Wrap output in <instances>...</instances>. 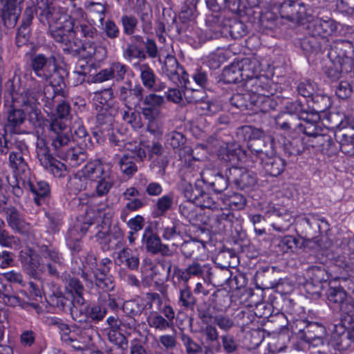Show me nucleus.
<instances>
[{"label":"nucleus","mask_w":354,"mask_h":354,"mask_svg":"<svg viewBox=\"0 0 354 354\" xmlns=\"http://www.w3.org/2000/svg\"><path fill=\"white\" fill-rule=\"evenodd\" d=\"M52 37L62 44L68 54L75 55L83 50L88 58L97 62L107 57V49L100 39L97 28L86 21L77 24L68 32L53 34Z\"/></svg>","instance_id":"nucleus-1"},{"label":"nucleus","mask_w":354,"mask_h":354,"mask_svg":"<svg viewBox=\"0 0 354 354\" xmlns=\"http://www.w3.org/2000/svg\"><path fill=\"white\" fill-rule=\"evenodd\" d=\"M39 12V20L48 26L50 36L63 32L73 30L74 26L86 21V14L84 10L73 3L68 15L64 12L62 8L52 0H40L37 4Z\"/></svg>","instance_id":"nucleus-2"},{"label":"nucleus","mask_w":354,"mask_h":354,"mask_svg":"<svg viewBox=\"0 0 354 354\" xmlns=\"http://www.w3.org/2000/svg\"><path fill=\"white\" fill-rule=\"evenodd\" d=\"M322 111L323 110L299 113L283 112L275 118L276 124L281 129L298 131L309 138H313V140L308 141V143H313L317 147L322 145L321 141L324 138L322 133V129L318 124L320 118L317 112Z\"/></svg>","instance_id":"nucleus-3"},{"label":"nucleus","mask_w":354,"mask_h":354,"mask_svg":"<svg viewBox=\"0 0 354 354\" xmlns=\"http://www.w3.org/2000/svg\"><path fill=\"white\" fill-rule=\"evenodd\" d=\"M52 146L57 156L73 167H77L86 159L83 149L74 145L72 136L68 134L66 125L60 120H55L50 126Z\"/></svg>","instance_id":"nucleus-4"},{"label":"nucleus","mask_w":354,"mask_h":354,"mask_svg":"<svg viewBox=\"0 0 354 354\" xmlns=\"http://www.w3.org/2000/svg\"><path fill=\"white\" fill-rule=\"evenodd\" d=\"M64 264L62 254L56 249L42 245L39 254H32L30 257L29 274L35 277L37 272H45L53 277H59V269Z\"/></svg>","instance_id":"nucleus-5"},{"label":"nucleus","mask_w":354,"mask_h":354,"mask_svg":"<svg viewBox=\"0 0 354 354\" xmlns=\"http://www.w3.org/2000/svg\"><path fill=\"white\" fill-rule=\"evenodd\" d=\"M30 66L37 77L50 83L55 95H64V80L57 71L55 59L35 54L30 57Z\"/></svg>","instance_id":"nucleus-6"},{"label":"nucleus","mask_w":354,"mask_h":354,"mask_svg":"<svg viewBox=\"0 0 354 354\" xmlns=\"http://www.w3.org/2000/svg\"><path fill=\"white\" fill-rule=\"evenodd\" d=\"M184 151L188 154V160L191 158L194 160V162L191 163L187 168H190L192 173H188L192 178H199L201 183L207 185V186L213 189L216 193H221L225 191L228 186V181L230 180L228 177L225 178L220 172L211 169H201V168L196 164V160L199 158H195L194 151L189 147H185Z\"/></svg>","instance_id":"nucleus-7"},{"label":"nucleus","mask_w":354,"mask_h":354,"mask_svg":"<svg viewBox=\"0 0 354 354\" xmlns=\"http://www.w3.org/2000/svg\"><path fill=\"white\" fill-rule=\"evenodd\" d=\"M188 173H192L190 168H187L185 173V180H187L189 183L185 185L183 193L185 197L192 201L196 206H198L202 209H208L212 211H218L220 204L218 201L210 195L203 191L201 183L199 178L194 180L195 188L192 185V178L189 176Z\"/></svg>","instance_id":"nucleus-8"},{"label":"nucleus","mask_w":354,"mask_h":354,"mask_svg":"<svg viewBox=\"0 0 354 354\" xmlns=\"http://www.w3.org/2000/svg\"><path fill=\"white\" fill-rule=\"evenodd\" d=\"M212 267L209 264H201L198 261H193L185 268H180L174 266L173 272V284L183 281L188 283L189 279L193 277L203 278L205 282L209 283L212 279Z\"/></svg>","instance_id":"nucleus-9"},{"label":"nucleus","mask_w":354,"mask_h":354,"mask_svg":"<svg viewBox=\"0 0 354 354\" xmlns=\"http://www.w3.org/2000/svg\"><path fill=\"white\" fill-rule=\"evenodd\" d=\"M71 315L73 319L78 324H84L86 326L92 322H98L104 319L106 314V310L98 305L88 306L85 304L77 305L75 307H71Z\"/></svg>","instance_id":"nucleus-10"},{"label":"nucleus","mask_w":354,"mask_h":354,"mask_svg":"<svg viewBox=\"0 0 354 354\" xmlns=\"http://www.w3.org/2000/svg\"><path fill=\"white\" fill-rule=\"evenodd\" d=\"M353 51V46L351 41L338 39L331 44L328 56L335 64H339L341 66L345 64L351 65Z\"/></svg>","instance_id":"nucleus-11"},{"label":"nucleus","mask_w":354,"mask_h":354,"mask_svg":"<svg viewBox=\"0 0 354 354\" xmlns=\"http://www.w3.org/2000/svg\"><path fill=\"white\" fill-rule=\"evenodd\" d=\"M251 151L260 159L261 164L267 174L271 176H277L283 171L284 160L279 156H273L272 150L270 153L263 149H251Z\"/></svg>","instance_id":"nucleus-12"},{"label":"nucleus","mask_w":354,"mask_h":354,"mask_svg":"<svg viewBox=\"0 0 354 354\" xmlns=\"http://www.w3.org/2000/svg\"><path fill=\"white\" fill-rule=\"evenodd\" d=\"M277 10L281 18L292 23H301L306 19L305 6L295 0H285L279 3Z\"/></svg>","instance_id":"nucleus-13"},{"label":"nucleus","mask_w":354,"mask_h":354,"mask_svg":"<svg viewBox=\"0 0 354 354\" xmlns=\"http://www.w3.org/2000/svg\"><path fill=\"white\" fill-rule=\"evenodd\" d=\"M74 333L75 335L69 341L68 345L75 350L89 348L93 345V338L97 334L95 329L90 325L86 326L80 324L74 325Z\"/></svg>","instance_id":"nucleus-14"},{"label":"nucleus","mask_w":354,"mask_h":354,"mask_svg":"<svg viewBox=\"0 0 354 354\" xmlns=\"http://www.w3.org/2000/svg\"><path fill=\"white\" fill-rule=\"evenodd\" d=\"M196 17V9L194 7L187 8L182 10L180 13V18L183 19H188L189 23L187 24H183L180 28V32L187 38L196 40L198 39L199 41H203L206 39H213L218 37V34L214 33L213 35L209 37L203 36L201 30L198 28L194 21V19Z\"/></svg>","instance_id":"nucleus-15"},{"label":"nucleus","mask_w":354,"mask_h":354,"mask_svg":"<svg viewBox=\"0 0 354 354\" xmlns=\"http://www.w3.org/2000/svg\"><path fill=\"white\" fill-rule=\"evenodd\" d=\"M144 89L140 84L132 86L131 82H126L118 88L117 95L124 107H136L143 98Z\"/></svg>","instance_id":"nucleus-16"},{"label":"nucleus","mask_w":354,"mask_h":354,"mask_svg":"<svg viewBox=\"0 0 354 354\" xmlns=\"http://www.w3.org/2000/svg\"><path fill=\"white\" fill-rule=\"evenodd\" d=\"M183 82L185 87V90L183 93L185 101L187 103L201 104V109L209 114H213L218 111V107L215 104L205 101L207 96L205 91L203 88L195 89L189 87L187 85L189 83L188 79L186 82Z\"/></svg>","instance_id":"nucleus-17"},{"label":"nucleus","mask_w":354,"mask_h":354,"mask_svg":"<svg viewBox=\"0 0 354 354\" xmlns=\"http://www.w3.org/2000/svg\"><path fill=\"white\" fill-rule=\"evenodd\" d=\"M162 64V72L173 82L177 84L178 82L187 80L188 74L179 66L176 58L172 55H167L164 62L160 59Z\"/></svg>","instance_id":"nucleus-18"},{"label":"nucleus","mask_w":354,"mask_h":354,"mask_svg":"<svg viewBox=\"0 0 354 354\" xmlns=\"http://www.w3.org/2000/svg\"><path fill=\"white\" fill-rule=\"evenodd\" d=\"M28 150L26 145L19 143L9 155L10 165L17 174L26 175L29 171L27 162Z\"/></svg>","instance_id":"nucleus-19"},{"label":"nucleus","mask_w":354,"mask_h":354,"mask_svg":"<svg viewBox=\"0 0 354 354\" xmlns=\"http://www.w3.org/2000/svg\"><path fill=\"white\" fill-rule=\"evenodd\" d=\"M140 111L144 118L160 116L161 107L165 103L163 96L156 93H149L142 100Z\"/></svg>","instance_id":"nucleus-20"},{"label":"nucleus","mask_w":354,"mask_h":354,"mask_svg":"<svg viewBox=\"0 0 354 354\" xmlns=\"http://www.w3.org/2000/svg\"><path fill=\"white\" fill-rule=\"evenodd\" d=\"M142 242L145 245L147 250L151 254L160 253L162 255H169L171 254L168 245L163 244L160 238L153 233L150 227L145 230Z\"/></svg>","instance_id":"nucleus-21"},{"label":"nucleus","mask_w":354,"mask_h":354,"mask_svg":"<svg viewBox=\"0 0 354 354\" xmlns=\"http://www.w3.org/2000/svg\"><path fill=\"white\" fill-rule=\"evenodd\" d=\"M126 147L137 157L139 161H143L147 157L151 159L154 155H160L162 151V147L159 142H153L151 146H149L145 142H134V144L127 145Z\"/></svg>","instance_id":"nucleus-22"},{"label":"nucleus","mask_w":354,"mask_h":354,"mask_svg":"<svg viewBox=\"0 0 354 354\" xmlns=\"http://www.w3.org/2000/svg\"><path fill=\"white\" fill-rule=\"evenodd\" d=\"M228 178L241 189L252 187L256 183L254 176L242 167H231L229 169Z\"/></svg>","instance_id":"nucleus-23"},{"label":"nucleus","mask_w":354,"mask_h":354,"mask_svg":"<svg viewBox=\"0 0 354 354\" xmlns=\"http://www.w3.org/2000/svg\"><path fill=\"white\" fill-rule=\"evenodd\" d=\"M114 261L116 265L124 266L131 270H137L140 265L138 254L128 247L115 252Z\"/></svg>","instance_id":"nucleus-24"},{"label":"nucleus","mask_w":354,"mask_h":354,"mask_svg":"<svg viewBox=\"0 0 354 354\" xmlns=\"http://www.w3.org/2000/svg\"><path fill=\"white\" fill-rule=\"evenodd\" d=\"M111 171L110 165L103 163L100 160H94L86 163L80 171L86 178H88L93 182Z\"/></svg>","instance_id":"nucleus-25"},{"label":"nucleus","mask_w":354,"mask_h":354,"mask_svg":"<svg viewBox=\"0 0 354 354\" xmlns=\"http://www.w3.org/2000/svg\"><path fill=\"white\" fill-rule=\"evenodd\" d=\"M238 62L244 81L257 77L262 70L260 58L255 55L245 57Z\"/></svg>","instance_id":"nucleus-26"},{"label":"nucleus","mask_w":354,"mask_h":354,"mask_svg":"<svg viewBox=\"0 0 354 354\" xmlns=\"http://www.w3.org/2000/svg\"><path fill=\"white\" fill-rule=\"evenodd\" d=\"M310 32L313 37H325L335 30L333 21L331 19H316L308 26Z\"/></svg>","instance_id":"nucleus-27"},{"label":"nucleus","mask_w":354,"mask_h":354,"mask_svg":"<svg viewBox=\"0 0 354 354\" xmlns=\"http://www.w3.org/2000/svg\"><path fill=\"white\" fill-rule=\"evenodd\" d=\"M66 288L73 296V299L71 300V307H75L77 305L83 304V303L85 301L84 297H82L84 288L78 279L75 277L68 276V278L66 279Z\"/></svg>","instance_id":"nucleus-28"},{"label":"nucleus","mask_w":354,"mask_h":354,"mask_svg":"<svg viewBox=\"0 0 354 354\" xmlns=\"http://www.w3.org/2000/svg\"><path fill=\"white\" fill-rule=\"evenodd\" d=\"M330 344L337 350H345L351 346L349 334H347L343 324L335 326Z\"/></svg>","instance_id":"nucleus-29"},{"label":"nucleus","mask_w":354,"mask_h":354,"mask_svg":"<svg viewBox=\"0 0 354 354\" xmlns=\"http://www.w3.org/2000/svg\"><path fill=\"white\" fill-rule=\"evenodd\" d=\"M326 294L328 304L334 310H338L349 298L346 292L342 287H330L327 290Z\"/></svg>","instance_id":"nucleus-30"},{"label":"nucleus","mask_w":354,"mask_h":354,"mask_svg":"<svg viewBox=\"0 0 354 354\" xmlns=\"http://www.w3.org/2000/svg\"><path fill=\"white\" fill-rule=\"evenodd\" d=\"M252 109L255 112L266 113L275 108L276 102L264 93L252 97Z\"/></svg>","instance_id":"nucleus-31"},{"label":"nucleus","mask_w":354,"mask_h":354,"mask_svg":"<svg viewBox=\"0 0 354 354\" xmlns=\"http://www.w3.org/2000/svg\"><path fill=\"white\" fill-rule=\"evenodd\" d=\"M148 326L158 331H165L174 327V323H170L169 320L165 319L160 313L151 311L147 317Z\"/></svg>","instance_id":"nucleus-32"},{"label":"nucleus","mask_w":354,"mask_h":354,"mask_svg":"<svg viewBox=\"0 0 354 354\" xmlns=\"http://www.w3.org/2000/svg\"><path fill=\"white\" fill-rule=\"evenodd\" d=\"M28 185L35 195V201L38 205H40L50 194V187L46 181L29 182Z\"/></svg>","instance_id":"nucleus-33"},{"label":"nucleus","mask_w":354,"mask_h":354,"mask_svg":"<svg viewBox=\"0 0 354 354\" xmlns=\"http://www.w3.org/2000/svg\"><path fill=\"white\" fill-rule=\"evenodd\" d=\"M316 147L313 143H308V140H306V138H294L291 141H288L284 145V149L287 153L290 156H297L301 153L306 148Z\"/></svg>","instance_id":"nucleus-34"},{"label":"nucleus","mask_w":354,"mask_h":354,"mask_svg":"<svg viewBox=\"0 0 354 354\" xmlns=\"http://www.w3.org/2000/svg\"><path fill=\"white\" fill-rule=\"evenodd\" d=\"M7 221L10 227L19 233L26 232L28 230V224L14 208L8 209Z\"/></svg>","instance_id":"nucleus-35"},{"label":"nucleus","mask_w":354,"mask_h":354,"mask_svg":"<svg viewBox=\"0 0 354 354\" xmlns=\"http://www.w3.org/2000/svg\"><path fill=\"white\" fill-rule=\"evenodd\" d=\"M174 195L169 192L160 197L156 204L154 214L155 217L164 216L169 210H170L174 205Z\"/></svg>","instance_id":"nucleus-36"},{"label":"nucleus","mask_w":354,"mask_h":354,"mask_svg":"<svg viewBox=\"0 0 354 354\" xmlns=\"http://www.w3.org/2000/svg\"><path fill=\"white\" fill-rule=\"evenodd\" d=\"M0 299L8 306L15 307L21 304L19 298L12 295V286L3 283L2 277H0Z\"/></svg>","instance_id":"nucleus-37"},{"label":"nucleus","mask_w":354,"mask_h":354,"mask_svg":"<svg viewBox=\"0 0 354 354\" xmlns=\"http://www.w3.org/2000/svg\"><path fill=\"white\" fill-rule=\"evenodd\" d=\"M95 284L97 289L102 290V294H106L115 287L113 278L103 272H93Z\"/></svg>","instance_id":"nucleus-38"},{"label":"nucleus","mask_w":354,"mask_h":354,"mask_svg":"<svg viewBox=\"0 0 354 354\" xmlns=\"http://www.w3.org/2000/svg\"><path fill=\"white\" fill-rule=\"evenodd\" d=\"M273 214L278 217V219L272 223V227L278 232L288 230L292 223V217L290 213L283 209L282 211H274Z\"/></svg>","instance_id":"nucleus-39"},{"label":"nucleus","mask_w":354,"mask_h":354,"mask_svg":"<svg viewBox=\"0 0 354 354\" xmlns=\"http://www.w3.org/2000/svg\"><path fill=\"white\" fill-rule=\"evenodd\" d=\"M223 76L227 83L244 82L238 61L234 62L225 67L223 72Z\"/></svg>","instance_id":"nucleus-40"},{"label":"nucleus","mask_w":354,"mask_h":354,"mask_svg":"<svg viewBox=\"0 0 354 354\" xmlns=\"http://www.w3.org/2000/svg\"><path fill=\"white\" fill-rule=\"evenodd\" d=\"M145 308V302L141 298H136L126 301L123 304V310L129 317H134L140 315Z\"/></svg>","instance_id":"nucleus-41"},{"label":"nucleus","mask_w":354,"mask_h":354,"mask_svg":"<svg viewBox=\"0 0 354 354\" xmlns=\"http://www.w3.org/2000/svg\"><path fill=\"white\" fill-rule=\"evenodd\" d=\"M96 183L95 191L97 196L102 197L106 195L114 184V178L112 176L111 171L99 178Z\"/></svg>","instance_id":"nucleus-42"},{"label":"nucleus","mask_w":354,"mask_h":354,"mask_svg":"<svg viewBox=\"0 0 354 354\" xmlns=\"http://www.w3.org/2000/svg\"><path fill=\"white\" fill-rule=\"evenodd\" d=\"M217 212L218 214H215V225L216 230L222 232L230 225L234 218V215L230 210L227 209H223L221 206Z\"/></svg>","instance_id":"nucleus-43"},{"label":"nucleus","mask_w":354,"mask_h":354,"mask_svg":"<svg viewBox=\"0 0 354 354\" xmlns=\"http://www.w3.org/2000/svg\"><path fill=\"white\" fill-rule=\"evenodd\" d=\"M181 224L178 221H174L166 226H162L161 229L162 237L166 241H176L182 239V232L180 230Z\"/></svg>","instance_id":"nucleus-44"},{"label":"nucleus","mask_w":354,"mask_h":354,"mask_svg":"<svg viewBox=\"0 0 354 354\" xmlns=\"http://www.w3.org/2000/svg\"><path fill=\"white\" fill-rule=\"evenodd\" d=\"M129 153L124 154L120 160V166L121 171L127 175V176H133L138 170L137 166L135 162L133 161V159L135 158L136 160H139L134 154L128 151Z\"/></svg>","instance_id":"nucleus-45"},{"label":"nucleus","mask_w":354,"mask_h":354,"mask_svg":"<svg viewBox=\"0 0 354 354\" xmlns=\"http://www.w3.org/2000/svg\"><path fill=\"white\" fill-rule=\"evenodd\" d=\"M86 265L88 268L93 272H103L108 274L110 271V266L111 265V260L109 258L102 259L99 265L97 263L96 258L93 255H88L86 257Z\"/></svg>","instance_id":"nucleus-46"},{"label":"nucleus","mask_w":354,"mask_h":354,"mask_svg":"<svg viewBox=\"0 0 354 354\" xmlns=\"http://www.w3.org/2000/svg\"><path fill=\"white\" fill-rule=\"evenodd\" d=\"M252 95L246 91L244 93H235L230 98L232 106L240 109H252Z\"/></svg>","instance_id":"nucleus-47"},{"label":"nucleus","mask_w":354,"mask_h":354,"mask_svg":"<svg viewBox=\"0 0 354 354\" xmlns=\"http://www.w3.org/2000/svg\"><path fill=\"white\" fill-rule=\"evenodd\" d=\"M21 15V9H1V18L3 25L8 28H14Z\"/></svg>","instance_id":"nucleus-48"},{"label":"nucleus","mask_w":354,"mask_h":354,"mask_svg":"<svg viewBox=\"0 0 354 354\" xmlns=\"http://www.w3.org/2000/svg\"><path fill=\"white\" fill-rule=\"evenodd\" d=\"M133 108L125 107V109L120 111L121 118L133 129H140L142 127L141 118L139 113L136 112Z\"/></svg>","instance_id":"nucleus-49"},{"label":"nucleus","mask_w":354,"mask_h":354,"mask_svg":"<svg viewBox=\"0 0 354 354\" xmlns=\"http://www.w3.org/2000/svg\"><path fill=\"white\" fill-rule=\"evenodd\" d=\"M196 300L194 297L188 283H183V287L179 290V304L185 308H193Z\"/></svg>","instance_id":"nucleus-50"},{"label":"nucleus","mask_w":354,"mask_h":354,"mask_svg":"<svg viewBox=\"0 0 354 354\" xmlns=\"http://www.w3.org/2000/svg\"><path fill=\"white\" fill-rule=\"evenodd\" d=\"M205 245L202 241L196 239H191L184 241L181 244L180 250L183 255L185 258H191L197 254L201 248H204Z\"/></svg>","instance_id":"nucleus-51"},{"label":"nucleus","mask_w":354,"mask_h":354,"mask_svg":"<svg viewBox=\"0 0 354 354\" xmlns=\"http://www.w3.org/2000/svg\"><path fill=\"white\" fill-rule=\"evenodd\" d=\"M106 322L109 325V329L107 332V337L109 342H113V339L111 338L119 339V337H126L120 331V328L122 327V321H120L118 317L114 316H110L107 318Z\"/></svg>","instance_id":"nucleus-52"},{"label":"nucleus","mask_w":354,"mask_h":354,"mask_svg":"<svg viewBox=\"0 0 354 354\" xmlns=\"http://www.w3.org/2000/svg\"><path fill=\"white\" fill-rule=\"evenodd\" d=\"M160 116L144 118L147 122V131L154 137L160 138L164 133V122Z\"/></svg>","instance_id":"nucleus-53"},{"label":"nucleus","mask_w":354,"mask_h":354,"mask_svg":"<svg viewBox=\"0 0 354 354\" xmlns=\"http://www.w3.org/2000/svg\"><path fill=\"white\" fill-rule=\"evenodd\" d=\"M84 7L88 13L97 17L102 25L106 12L105 6L103 3L86 1L84 3Z\"/></svg>","instance_id":"nucleus-54"},{"label":"nucleus","mask_w":354,"mask_h":354,"mask_svg":"<svg viewBox=\"0 0 354 354\" xmlns=\"http://www.w3.org/2000/svg\"><path fill=\"white\" fill-rule=\"evenodd\" d=\"M111 338L113 342H109L110 345L106 346V354H124L128 348V340L127 337H119V339Z\"/></svg>","instance_id":"nucleus-55"},{"label":"nucleus","mask_w":354,"mask_h":354,"mask_svg":"<svg viewBox=\"0 0 354 354\" xmlns=\"http://www.w3.org/2000/svg\"><path fill=\"white\" fill-rule=\"evenodd\" d=\"M262 79H265L264 77L257 75V77L248 78L244 82V86L248 92H250L251 95L259 94L264 93V85Z\"/></svg>","instance_id":"nucleus-56"},{"label":"nucleus","mask_w":354,"mask_h":354,"mask_svg":"<svg viewBox=\"0 0 354 354\" xmlns=\"http://www.w3.org/2000/svg\"><path fill=\"white\" fill-rule=\"evenodd\" d=\"M72 120L73 122L70 130H68V132L69 133L70 131L71 133H73L74 136L77 138L83 139V142L85 143V145H86V140L90 141V137L83 125L82 120L78 117L73 118Z\"/></svg>","instance_id":"nucleus-57"},{"label":"nucleus","mask_w":354,"mask_h":354,"mask_svg":"<svg viewBox=\"0 0 354 354\" xmlns=\"http://www.w3.org/2000/svg\"><path fill=\"white\" fill-rule=\"evenodd\" d=\"M341 313L342 322L343 325L354 321V300L349 297L338 309Z\"/></svg>","instance_id":"nucleus-58"},{"label":"nucleus","mask_w":354,"mask_h":354,"mask_svg":"<svg viewBox=\"0 0 354 354\" xmlns=\"http://www.w3.org/2000/svg\"><path fill=\"white\" fill-rule=\"evenodd\" d=\"M307 275L314 283H322L329 279V275L326 271L324 266H313L307 270Z\"/></svg>","instance_id":"nucleus-59"},{"label":"nucleus","mask_w":354,"mask_h":354,"mask_svg":"<svg viewBox=\"0 0 354 354\" xmlns=\"http://www.w3.org/2000/svg\"><path fill=\"white\" fill-rule=\"evenodd\" d=\"M53 324L57 328L62 341L68 344L71 338L75 335V333H74V326L70 327L59 319L55 320Z\"/></svg>","instance_id":"nucleus-60"},{"label":"nucleus","mask_w":354,"mask_h":354,"mask_svg":"<svg viewBox=\"0 0 354 354\" xmlns=\"http://www.w3.org/2000/svg\"><path fill=\"white\" fill-rule=\"evenodd\" d=\"M37 158L44 168L50 165V162L54 159L52 155L50 153L49 149L43 142H39L37 144Z\"/></svg>","instance_id":"nucleus-61"},{"label":"nucleus","mask_w":354,"mask_h":354,"mask_svg":"<svg viewBox=\"0 0 354 354\" xmlns=\"http://www.w3.org/2000/svg\"><path fill=\"white\" fill-rule=\"evenodd\" d=\"M180 340L185 348L187 354H201L203 352L202 346L195 342L189 335L182 333Z\"/></svg>","instance_id":"nucleus-62"},{"label":"nucleus","mask_w":354,"mask_h":354,"mask_svg":"<svg viewBox=\"0 0 354 354\" xmlns=\"http://www.w3.org/2000/svg\"><path fill=\"white\" fill-rule=\"evenodd\" d=\"M90 72V66L84 61H79L73 71L71 75L75 79V84H82L84 80L86 75Z\"/></svg>","instance_id":"nucleus-63"},{"label":"nucleus","mask_w":354,"mask_h":354,"mask_svg":"<svg viewBox=\"0 0 354 354\" xmlns=\"http://www.w3.org/2000/svg\"><path fill=\"white\" fill-rule=\"evenodd\" d=\"M166 142L174 149L181 150L186 142V138L182 133L173 131L167 134Z\"/></svg>","instance_id":"nucleus-64"}]
</instances>
